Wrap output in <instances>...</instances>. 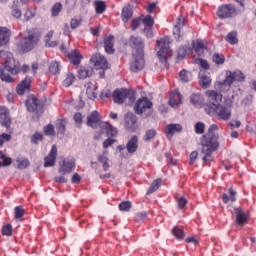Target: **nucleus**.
<instances>
[{"label": "nucleus", "instance_id": "49530a36", "mask_svg": "<svg viewBox=\"0 0 256 256\" xmlns=\"http://www.w3.org/2000/svg\"><path fill=\"white\" fill-rule=\"evenodd\" d=\"M0 159L3 161L0 162V167H9V165L13 163V160H11V158L6 157L5 154H3V151H0Z\"/></svg>", "mask_w": 256, "mask_h": 256}, {"label": "nucleus", "instance_id": "603ef678", "mask_svg": "<svg viewBox=\"0 0 256 256\" xmlns=\"http://www.w3.org/2000/svg\"><path fill=\"white\" fill-rule=\"evenodd\" d=\"M2 235L6 237H11L13 235V226L11 224H6L2 227Z\"/></svg>", "mask_w": 256, "mask_h": 256}, {"label": "nucleus", "instance_id": "6e6d98bb", "mask_svg": "<svg viewBox=\"0 0 256 256\" xmlns=\"http://www.w3.org/2000/svg\"><path fill=\"white\" fill-rule=\"evenodd\" d=\"M155 135H157V131L154 129L147 130L144 136V141H151V139H155Z\"/></svg>", "mask_w": 256, "mask_h": 256}, {"label": "nucleus", "instance_id": "37998d69", "mask_svg": "<svg viewBox=\"0 0 256 256\" xmlns=\"http://www.w3.org/2000/svg\"><path fill=\"white\" fill-rule=\"evenodd\" d=\"M61 11H63V4H61V2L55 3L51 8L52 17H59Z\"/></svg>", "mask_w": 256, "mask_h": 256}, {"label": "nucleus", "instance_id": "393cba45", "mask_svg": "<svg viewBox=\"0 0 256 256\" xmlns=\"http://www.w3.org/2000/svg\"><path fill=\"white\" fill-rule=\"evenodd\" d=\"M88 99H97V83L87 82L85 84Z\"/></svg>", "mask_w": 256, "mask_h": 256}, {"label": "nucleus", "instance_id": "f704fd0d", "mask_svg": "<svg viewBox=\"0 0 256 256\" xmlns=\"http://www.w3.org/2000/svg\"><path fill=\"white\" fill-rule=\"evenodd\" d=\"M200 87H202V89H207L210 85H211V77L207 74H203L200 72Z\"/></svg>", "mask_w": 256, "mask_h": 256}, {"label": "nucleus", "instance_id": "e433bc0d", "mask_svg": "<svg viewBox=\"0 0 256 256\" xmlns=\"http://www.w3.org/2000/svg\"><path fill=\"white\" fill-rule=\"evenodd\" d=\"M53 37V30H50L45 36L44 41L46 43V47H57L59 45V42L52 41L51 38Z\"/></svg>", "mask_w": 256, "mask_h": 256}, {"label": "nucleus", "instance_id": "bb28decb", "mask_svg": "<svg viewBox=\"0 0 256 256\" xmlns=\"http://www.w3.org/2000/svg\"><path fill=\"white\" fill-rule=\"evenodd\" d=\"M231 85H233V82L231 81V78L226 75V78L218 82L217 89L221 91V93H227L231 89Z\"/></svg>", "mask_w": 256, "mask_h": 256}, {"label": "nucleus", "instance_id": "cd10ccee", "mask_svg": "<svg viewBox=\"0 0 256 256\" xmlns=\"http://www.w3.org/2000/svg\"><path fill=\"white\" fill-rule=\"evenodd\" d=\"M182 99H183V96H181V93L175 90L170 94V99H169L170 107H178L179 105H181Z\"/></svg>", "mask_w": 256, "mask_h": 256}, {"label": "nucleus", "instance_id": "13d9d810", "mask_svg": "<svg viewBox=\"0 0 256 256\" xmlns=\"http://www.w3.org/2000/svg\"><path fill=\"white\" fill-rule=\"evenodd\" d=\"M44 134L45 135H55V127L53 124H48L46 127H44Z\"/></svg>", "mask_w": 256, "mask_h": 256}, {"label": "nucleus", "instance_id": "a19ab883", "mask_svg": "<svg viewBox=\"0 0 256 256\" xmlns=\"http://www.w3.org/2000/svg\"><path fill=\"white\" fill-rule=\"evenodd\" d=\"M95 11L98 15H101L102 13H105V9H107V5L103 1H95L94 2Z\"/></svg>", "mask_w": 256, "mask_h": 256}, {"label": "nucleus", "instance_id": "4468645a", "mask_svg": "<svg viewBox=\"0 0 256 256\" xmlns=\"http://www.w3.org/2000/svg\"><path fill=\"white\" fill-rule=\"evenodd\" d=\"M185 27V17L182 15L178 16L176 23L174 24L173 35L177 41H181L183 37L182 29Z\"/></svg>", "mask_w": 256, "mask_h": 256}, {"label": "nucleus", "instance_id": "aec40b11", "mask_svg": "<svg viewBox=\"0 0 256 256\" xmlns=\"http://www.w3.org/2000/svg\"><path fill=\"white\" fill-rule=\"evenodd\" d=\"M31 83H32L31 77L27 76L16 87V93L18 95H25V93H27V91L31 89Z\"/></svg>", "mask_w": 256, "mask_h": 256}, {"label": "nucleus", "instance_id": "5701e85b", "mask_svg": "<svg viewBox=\"0 0 256 256\" xmlns=\"http://www.w3.org/2000/svg\"><path fill=\"white\" fill-rule=\"evenodd\" d=\"M183 131V126L181 124H168L165 129V134L167 139H173L175 133H181Z\"/></svg>", "mask_w": 256, "mask_h": 256}, {"label": "nucleus", "instance_id": "5fc2aeb1", "mask_svg": "<svg viewBox=\"0 0 256 256\" xmlns=\"http://www.w3.org/2000/svg\"><path fill=\"white\" fill-rule=\"evenodd\" d=\"M132 204L130 201H123L119 204L120 211H131Z\"/></svg>", "mask_w": 256, "mask_h": 256}, {"label": "nucleus", "instance_id": "c03bdc74", "mask_svg": "<svg viewBox=\"0 0 256 256\" xmlns=\"http://www.w3.org/2000/svg\"><path fill=\"white\" fill-rule=\"evenodd\" d=\"M172 234L174 237H176L178 240H183L185 239V232L183 231V228L175 226L172 229Z\"/></svg>", "mask_w": 256, "mask_h": 256}, {"label": "nucleus", "instance_id": "2f4dec72", "mask_svg": "<svg viewBox=\"0 0 256 256\" xmlns=\"http://www.w3.org/2000/svg\"><path fill=\"white\" fill-rule=\"evenodd\" d=\"M68 59L72 65H79V63H81V59H83V56L79 50H74L68 54Z\"/></svg>", "mask_w": 256, "mask_h": 256}, {"label": "nucleus", "instance_id": "864d4df0", "mask_svg": "<svg viewBox=\"0 0 256 256\" xmlns=\"http://www.w3.org/2000/svg\"><path fill=\"white\" fill-rule=\"evenodd\" d=\"M15 213V219H21L23 215H25V209H23V206H16L14 209Z\"/></svg>", "mask_w": 256, "mask_h": 256}, {"label": "nucleus", "instance_id": "ea45409f", "mask_svg": "<svg viewBox=\"0 0 256 256\" xmlns=\"http://www.w3.org/2000/svg\"><path fill=\"white\" fill-rule=\"evenodd\" d=\"M190 80H191V72L185 69L179 72V81H181V83H189Z\"/></svg>", "mask_w": 256, "mask_h": 256}, {"label": "nucleus", "instance_id": "473e14b6", "mask_svg": "<svg viewBox=\"0 0 256 256\" xmlns=\"http://www.w3.org/2000/svg\"><path fill=\"white\" fill-rule=\"evenodd\" d=\"M93 75V67L84 66L78 70L79 79H87V77H91Z\"/></svg>", "mask_w": 256, "mask_h": 256}, {"label": "nucleus", "instance_id": "9b49d317", "mask_svg": "<svg viewBox=\"0 0 256 256\" xmlns=\"http://www.w3.org/2000/svg\"><path fill=\"white\" fill-rule=\"evenodd\" d=\"M90 61L94 65L95 69H101L102 71H107V69H109V62L107 61V58L99 53L94 54Z\"/></svg>", "mask_w": 256, "mask_h": 256}, {"label": "nucleus", "instance_id": "39448f33", "mask_svg": "<svg viewBox=\"0 0 256 256\" xmlns=\"http://www.w3.org/2000/svg\"><path fill=\"white\" fill-rule=\"evenodd\" d=\"M206 99L207 103L205 111L207 114H209V109H215L221 105V102L223 101V95L215 90H208L206 91Z\"/></svg>", "mask_w": 256, "mask_h": 256}, {"label": "nucleus", "instance_id": "e2e57ef3", "mask_svg": "<svg viewBox=\"0 0 256 256\" xmlns=\"http://www.w3.org/2000/svg\"><path fill=\"white\" fill-rule=\"evenodd\" d=\"M147 219V212H138L135 214V221L141 222Z\"/></svg>", "mask_w": 256, "mask_h": 256}, {"label": "nucleus", "instance_id": "bf43d9fd", "mask_svg": "<svg viewBox=\"0 0 256 256\" xmlns=\"http://www.w3.org/2000/svg\"><path fill=\"white\" fill-rule=\"evenodd\" d=\"M141 23H143L141 18L133 19L132 22H131V29H132V31H136L137 28L141 25Z\"/></svg>", "mask_w": 256, "mask_h": 256}, {"label": "nucleus", "instance_id": "3c124183", "mask_svg": "<svg viewBox=\"0 0 256 256\" xmlns=\"http://www.w3.org/2000/svg\"><path fill=\"white\" fill-rule=\"evenodd\" d=\"M194 129H195V133L197 135H203V133H205V123L203 122H197L194 125Z\"/></svg>", "mask_w": 256, "mask_h": 256}, {"label": "nucleus", "instance_id": "0e129e2a", "mask_svg": "<svg viewBox=\"0 0 256 256\" xmlns=\"http://www.w3.org/2000/svg\"><path fill=\"white\" fill-rule=\"evenodd\" d=\"M7 141H11V135L7 133H3L0 135V147L3 146L4 143H7Z\"/></svg>", "mask_w": 256, "mask_h": 256}, {"label": "nucleus", "instance_id": "79ce46f5", "mask_svg": "<svg viewBox=\"0 0 256 256\" xmlns=\"http://www.w3.org/2000/svg\"><path fill=\"white\" fill-rule=\"evenodd\" d=\"M98 163H101L104 171H109V158L104 154L98 156Z\"/></svg>", "mask_w": 256, "mask_h": 256}, {"label": "nucleus", "instance_id": "4d7b16f0", "mask_svg": "<svg viewBox=\"0 0 256 256\" xmlns=\"http://www.w3.org/2000/svg\"><path fill=\"white\" fill-rule=\"evenodd\" d=\"M17 163H18L17 169H27V167L31 165L28 159L17 160Z\"/></svg>", "mask_w": 256, "mask_h": 256}, {"label": "nucleus", "instance_id": "2eb2a0df", "mask_svg": "<svg viewBox=\"0 0 256 256\" xmlns=\"http://www.w3.org/2000/svg\"><path fill=\"white\" fill-rule=\"evenodd\" d=\"M125 129L127 131H130L131 133H134V131H137V116L135 114L128 112L125 115Z\"/></svg>", "mask_w": 256, "mask_h": 256}, {"label": "nucleus", "instance_id": "c9c22d12", "mask_svg": "<svg viewBox=\"0 0 256 256\" xmlns=\"http://www.w3.org/2000/svg\"><path fill=\"white\" fill-rule=\"evenodd\" d=\"M122 20L124 21V23H127V21H129V19H131L133 17V9L131 8V6H125L122 9Z\"/></svg>", "mask_w": 256, "mask_h": 256}, {"label": "nucleus", "instance_id": "f3484780", "mask_svg": "<svg viewBox=\"0 0 256 256\" xmlns=\"http://www.w3.org/2000/svg\"><path fill=\"white\" fill-rule=\"evenodd\" d=\"M101 115L99 112L93 111L91 114L87 116V125L88 127H92V129H97V127H101Z\"/></svg>", "mask_w": 256, "mask_h": 256}, {"label": "nucleus", "instance_id": "58836bf2", "mask_svg": "<svg viewBox=\"0 0 256 256\" xmlns=\"http://www.w3.org/2000/svg\"><path fill=\"white\" fill-rule=\"evenodd\" d=\"M161 183H163V180H161V178L154 180L147 191V195H151V193H155V191H157V189L161 187Z\"/></svg>", "mask_w": 256, "mask_h": 256}, {"label": "nucleus", "instance_id": "b1692460", "mask_svg": "<svg viewBox=\"0 0 256 256\" xmlns=\"http://www.w3.org/2000/svg\"><path fill=\"white\" fill-rule=\"evenodd\" d=\"M11 39V30L7 27H0V47H5Z\"/></svg>", "mask_w": 256, "mask_h": 256}, {"label": "nucleus", "instance_id": "052dcab7", "mask_svg": "<svg viewBox=\"0 0 256 256\" xmlns=\"http://www.w3.org/2000/svg\"><path fill=\"white\" fill-rule=\"evenodd\" d=\"M77 127H81V124L83 123V115H81V113L77 112L74 114L73 117Z\"/></svg>", "mask_w": 256, "mask_h": 256}, {"label": "nucleus", "instance_id": "6e6552de", "mask_svg": "<svg viewBox=\"0 0 256 256\" xmlns=\"http://www.w3.org/2000/svg\"><path fill=\"white\" fill-rule=\"evenodd\" d=\"M208 115L214 116L217 115L219 119H222V121H229L231 119V109L224 105H218L214 109L208 110Z\"/></svg>", "mask_w": 256, "mask_h": 256}, {"label": "nucleus", "instance_id": "6ab92c4d", "mask_svg": "<svg viewBox=\"0 0 256 256\" xmlns=\"http://www.w3.org/2000/svg\"><path fill=\"white\" fill-rule=\"evenodd\" d=\"M0 123L6 129L11 127V116H9V109L6 107H0Z\"/></svg>", "mask_w": 256, "mask_h": 256}, {"label": "nucleus", "instance_id": "f257e3e1", "mask_svg": "<svg viewBox=\"0 0 256 256\" xmlns=\"http://www.w3.org/2000/svg\"><path fill=\"white\" fill-rule=\"evenodd\" d=\"M216 131H219V126L212 124L208 132L200 139L201 153L204 155L202 161L204 163L213 161V153L219 149V134Z\"/></svg>", "mask_w": 256, "mask_h": 256}, {"label": "nucleus", "instance_id": "a878e982", "mask_svg": "<svg viewBox=\"0 0 256 256\" xmlns=\"http://www.w3.org/2000/svg\"><path fill=\"white\" fill-rule=\"evenodd\" d=\"M115 37L113 36H108L107 38L104 39V49L105 52L108 53V55H113L115 53Z\"/></svg>", "mask_w": 256, "mask_h": 256}, {"label": "nucleus", "instance_id": "0eeeda50", "mask_svg": "<svg viewBox=\"0 0 256 256\" xmlns=\"http://www.w3.org/2000/svg\"><path fill=\"white\" fill-rule=\"evenodd\" d=\"M132 55H145V42L142 37L131 36L129 39Z\"/></svg>", "mask_w": 256, "mask_h": 256}, {"label": "nucleus", "instance_id": "09e8293b", "mask_svg": "<svg viewBox=\"0 0 256 256\" xmlns=\"http://www.w3.org/2000/svg\"><path fill=\"white\" fill-rule=\"evenodd\" d=\"M142 23L145 25V27L153 28V25H155V20L151 17V15H146L142 19Z\"/></svg>", "mask_w": 256, "mask_h": 256}, {"label": "nucleus", "instance_id": "423d86ee", "mask_svg": "<svg viewBox=\"0 0 256 256\" xmlns=\"http://www.w3.org/2000/svg\"><path fill=\"white\" fill-rule=\"evenodd\" d=\"M113 99L118 105H122L127 99L129 103H133V101H135V91L128 89L116 90L113 93Z\"/></svg>", "mask_w": 256, "mask_h": 256}, {"label": "nucleus", "instance_id": "f03ea898", "mask_svg": "<svg viewBox=\"0 0 256 256\" xmlns=\"http://www.w3.org/2000/svg\"><path fill=\"white\" fill-rule=\"evenodd\" d=\"M5 65L4 68L0 67V79L5 83H15V79L11 75H18L21 72L19 62L13 58L12 53H4ZM7 71L9 74H6Z\"/></svg>", "mask_w": 256, "mask_h": 256}, {"label": "nucleus", "instance_id": "8fccbe9b", "mask_svg": "<svg viewBox=\"0 0 256 256\" xmlns=\"http://www.w3.org/2000/svg\"><path fill=\"white\" fill-rule=\"evenodd\" d=\"M49 71H50V73H52V75H58V73L60 71L59 62L55 61V62L50 63Z\"/></svg>", "mask_w": 256, "mask_h": 256}, {"label": "nucleus", "instance_id": "338daca9", "mask_svg": "<svg viewBox=\"0 0 256 256\" xmlns=\"http://www.w3.org/2000/svg\"><path fill=\"white\" fill-rule=\"evenodd\" d=\"M38 141H43V134L41 133H35L32 138L31 142L37 144Z\"/></svg>", "mask_w": 256, "mask_h": 256}, {"label": "nucleus", "instance_id": "412c9836", "mask_svg": "<svg viewBox=\"0 0 256 256\" xmlns=\"http://www.w3.org/2000/svg\"><path fill=\"white\" fill-rule=\"evenodd\" d=\"M56 159H57V146L53 145L48 156L44 158V167H55Z\"/></svg>", "mask_w": 256, "mask_h": 256}, {"label": "nucleus", "instance_id": "4be33fe9", "mask_svg": "<svg viewBox=\"0 0 256 256\" xmlns=\"http://www.w3.org/2000/svg\"><path fill=\"white\" fill-rule=\"evenodd\" d=\"M100 129L101 133H106L108 137H117V135H119V131L117 130V128L113 127L107 122H101Z\"/></svg>", "mask_w": 256, "mask_h": 256}, {"label": "nucleus", "instance_id": "7c9ffc66", "mask_svg": "<svg viewBox=\"0 0 256 256\" xmlns=\"http://www.w3.org/2000/svg\"><path fill=\"white\" fill-rule=\"evenodd\" d=\"M138 147H139V138L134 135L126 144V149L128 153H135Z\"/></svg>", "mask_w": 256, "mask_h": 256}, {"label": "nucleus", "instance_id": "f8f14e48", "mask_svg": "<svg viewBox=\"0 0 256 256\" xmlns=\"http://www.w3.org/2000/svg\"><path fill=\"white\" fill-rule=\"evenodd\" d=\"M232 215L235 216V221L237 225L243 227V225H247V221L249 220V215L246 214L245 210L241 207H236L232 211Z\"/></svg>", "mask_w": 256, "mask_h": 256}, {"label": "nucleus", "instance_id": "72a5a7b5", "mask_svg": "<svg viewBox=\"0 0 256 256\" xmlns=\"http://www.w3.org/2000/svg\"><path fill=\"white\" fill-rule=\"evenodd\" d=\"M229 195H230V198H229ZM229 195L227 194L222 195L223 203L227 204L229 203V201H231L232 203H235V201H237V198H236L237 192L234 191L233 188L229 189Z\"/></svg>", "mask_w": 256, "mask_h": 256}, {"label": "nucleus", "instance_id": "7ed1b4c3", "mask_svg": "<svg viewBox=\"0 0 256 256\" xmlns=\"http://www.w3.org/2000/svg\"><path fill=\"white\" fill-rule=\"evenodd\" d=\"M169 45H171V40L168 36L157 40L158 59L161 63H164L165 67H167V60L169 59V57H171V55H173V52L171 51Z\"/></svg>", "mask_w": 256, "mask_h": 256}, {"label": "nucleus", "instance_id": "4c0bfd02", "mask_svg": "<svg viewBox=\"0 0 256 256\" xmlns=\"http://www.w3.org/2000/svg\"><path fill=\"white\" fill-rule=\"evenodd\" d=\"M225 40L227 43H230V45H237L239 43V39L237 38V31L228 33Z\"/></svg>", "mask_w": 256, "mask_h": 256}, {"label": "nucleus", "instance_id": "680f3d73", "mask_svg": "<svg viewBox=\"0 0 256 256\" xmlns=\"http://www.w3.org/2000/svg\"><path fill=\"white\" fill-rule=\"evenodd\" d=\"M56 128L58 130V133H60V135L65 134V122L63 120H60L58 122V124L56 125Z\"/></svg>", "mask_w": 256, "mask_h": 256}, {"label": "nucleus", "instance_id": "774afa93", "mask_svg": "<svg viewBox=\"0 0 256 256\" xmlns=\"http://www.w3.org/2000/svg\"><path fill=\"white\" fill-rule=\"evenodd\" d=\"M185 205H187V198L180 197L178 199V207H179V209H185Z\"/></svg>", "mask_w": 256, "mask_h": 256}, {"label": "nucleus", "instance_id": "a211bd4d", "mask_svg": "<svg viewBox=\"0 0 256 256\" xmlns=\"http://www.w3.org/2000/svg\"><path fill=\"white\" fill-rule=\"evenodd\" d=\"M73 169H75L74 159L63 160L62 164H60L59 173H62V175H67L69 173H73Z\"/></svg>", "mask_w": 256, "mask_h": 256}, {"label": "nucleus", "instance_id": "c756f323", "mask_svg": "<svg viewBox=\"0 0 256 256\" xmlns=\"http://www.w3.org/2000/svg\"><path fill=\"white\" fill-rule=\"evenodd\" d=\"M190 103L197 109H201V107H203L205 104V99L203 96H201V94H192L190 96Z\"/></svg>", "mask_w": 256, "mask_h": 256}, {"label": "nucleus", "instance_id": "9d476101", "mask_svg": "<svg viewBox=\"0 0 256 256\" xmlns=\"http://www.w3.org/2000/svg\"><path fill=\"white\" fill-rule=\"evenodd\" d=\"M151 107H153V102L147 97H142L136 101L134 110L137 115H143L146 111H150Z\"/></svg>", "mask_w": 256, "mask_h": 256}, {"label": "nucleus", "instance_id": "a18cd8bd", "mask_svg": "<svg viewBox=\"0 0 256 256\" xmlns=\"http://www.w3.org/2000/svg\"><path fill=\"white\" fill-rule=\"evenodd\" d=\"M75 83V75L71 72L67 73L66 79L63 81L64 87H71Z\"/></svg>", "mask_w": 256, "mask_h": 256}, {"label": "nucleus", "instance_id": "dca6fc26", "mask_svg": "<svg viewBox=\"0 0 256 256\" xmlns=\"http://www.w3.org/2000/svg\"><path fill=\"white\" fill-rule=\"evenodd\" d=\"M26 107L27 111H29L30 113H37V111H39V109H41V107L43 106L41 105V101H39L37 97L28 96L26 100Z\"/></svg>", "mask_w": 256, "mask_h": 256}, {"label": "nucleus", "instance_id": "69168bd1", "mask_svg": "<svg viewBox=\"0 0 256 256\" xmlns=\"http://www.w3.org/2000/svg\"><path fill=\"white\" fill-rule=\"evenodd\" d=\"M81 25V19L78 18H72L70 21V27L71 29H77Z\"/></svg>", "mask_w": 256, "mask_h": 256}, {"label": "nucleus", "instance_id": "c85d7f7f", "mask_svg": "<svg viewBox=\"0 0 256 256\" xmlns=\"http://www.w3.org/2000/svg\"><path fill=\"white\" fill-rule=\"evenodd\" d=\"M226 75L230 77L232 83H235V81H239V82L245 81V74H243L241 70H236L234 72L226 71Z\"/></svg>", "mask_w": 256, "mask_h": 256}, {"label": "nucleus", "instance_id": "20e7f679", "mask_svg": "<svg viewBox=\"0 0 256 256\" xmlns=\"http://www.w3.org/2000/svg\"><path fill=\"white\" fill-rule=\"evenodd\" d=\"M41 36L37 32L29 31L28 35L22 38L18 44V48L23 53H29V51L35 49L36 45H39Z\"/></svg>", "mask_w": 256, "mask_h": 256}, {"label": "nucleus", "instance_id": "1a4fd4ad", "mask_svg": "<svg viewBox=\"0 0 256 256\" xmlns=\"http://www.w3.org/2000/svg\"><path fill=\"white\" fill-rule=\"evenodd\" d=\"M217 16L219 19H230L237 17V8L233 4H225L218 8Z\"/></svg>", "mask_w": 256, "mask_h": 256}, {"label": "nucleus", "instance_id": "ddd939ff", "mask_svg": "<svg viewBox=\"0 0 256 256\" xmlns=\"http://www.w3.org/2000/svg\"><path fill=\"white\" fill-rule=\"evenodd\" d=\"M133 61L130 64V69L134 73L141 71L145 67V54L132 55Z\"/></svg>", "mask_w": 256, "mask_h": 256}, {"label": "nucleus", "instance_id": "de8ad7c7", "mask_svg": "<svg viewBox=\"0 0 256 256\" xmlns=\"http://www.w3.org/2000/svg\"><path fill=\"white\" fill-rule=\"evenodd\" d=\"M212 60L216 63V65H223V63H225V56L220 53H214Z\"/></svg>", "mask_w": 256, "mask_h": 256}]
</instances>
